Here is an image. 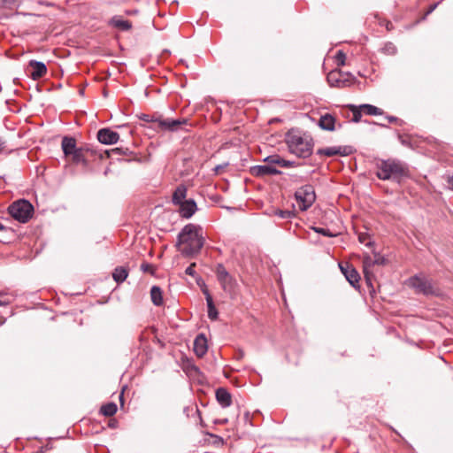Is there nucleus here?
Here are the masks:
<instances>
[{"instance_id": "1", "label": "nucleus", "mask_w": 453, "mask_h": 453, "mask_svg": "<svg viewBox=\"0 0 453 453\" xmlns=\"http://www.w3.org/2000/svg\"><path fill=\"white\" fill-rule=\"evenodd\" d=\"M139 119L143 122L142 126L144 128L153 130L155 132L163 133H180L189 132L192 124L187 118L171 119L165 118L157 112L153 114L142 113Z\"/></svg>"}, {"instance_id": "2", "label": "nucleus", "mask_w": 453, "mask_h": 453, "mask_svg": "<svg viewBox=\"0 0 453 453\" xmlns=\"http://www.w3.org/2000/svg\"><path fill=\"white\" fill-rule=\"evenodd\" d=\"M204 236L200 226L186 225L178 235V248L184 256H193L200 252L204 244Z\"/></svg>"}, {"instance_id": "3", "label": "nucleus", "mask_w": 453, "mask_h": 453, "mask_svg": "<svg viewBox=\"0 0 453 453\" xmlns=\"http://www.w3.org/2000/svg\"><path fill=\"white\" fill-rule=\"evenodd\" d=\"M407 285L412 288L416 294L425 296H439L441 294L436 284L422 274L411 277L407 280Z\"/></svg>"}, {"instance_id": "4", "label": "nucleus", "mask_w": 453, "mask_h": 453, "mask_svg": "<svg viewBox=\"0 0 453 453\" xmlns=\"http://www.w3.org/2000/svg\"><path fill=\"white\" fill-rule=\"evenodd\" d=\"M406 173V168L400 161L394 159L382 160L378 165L377 176L380 180L401 177Z\"/></svg>"}, {"instance_id": "5", "label": "nucleus", "mask_w": 453, "mask_h": 453, "mask_svg": "<svg viewBox=\"0 0 453 453\" xmlns=\"http://www.w3.org/2000/svg\"><path fill=\"white\" fill-rule=\"evenodd\" d=\"M33 211V205L27 200L14 202L8 208L10 215L22 223L28 221L32 217Z\"/></svg>"}, {"instance_id": "6", "label": "nucleus", "mask_w": 453, "mask_h": 453, "mask_svg": "<svg viewBox=\"0 0 453 453\" xmlns=\"http://www.w3.org/2000/svg\"><path fill=\"white\" fill-rule=\"evenodd\" d=\"M264 161L266 162L267 165L254 167L253 171L256 175L264 176L278 174L280 172L276 169L274 165L281 166H287L288 165V161L280 158L278 155L268 156L264 158Z\"/></svg>"}, {"instance_id": "7", "label": "nucleus", "mask_w": 453, "mask_h": 453, "mask_svg": "<svg viewBox=\"0 0 453 453\" xmlns=\"http://www.w3.org/2000/svg\"><path fill=\"white\" fill-rule=\"evenodd\" d=\"M296 198L300 210L306 211L316 199L314 188L311 186H303L296 192Z\"/></svg>"}, {"instance_id": "8", "label": "nucleus", "mask_w": 453, "mask_h": 453, "mask_svg": "<svg viewBox=\"0 0 453 453\" xmlns=\"http://www.w3.org/2000/svg\"><path fill=\"white\" fill-rule=\"evenodd\" d=\"M216 274L223 290L232 294L236 287L235 280L228 273L222 265H219L217 266Z\"/></svg>"}, {"instance_id": "9", "label": "nucleus", "mask_w": 453, "mask_h": 453, "mask_svg": "<svg viewBox=\"0 0 453 453\" xmlns=\"http://www.w3.org/2000/svg\"><path fill=\"white\" fill-rule=\"evenodd\" d=\"M354 151V149L350 145H344V146H333V147H327L324 149L318 150V154L326 157H333V156H348L351 154Z\"/></svg>"}, {"instance_id": "10", "label": "nucleus", "mask_w": 453, "mask_h": 453, "mask_svg": "<svg viewBox=\"0 0 453 453\" xmlns=\"http://www.w3.org/2000/svg\"><path fill=\"white\" fill-rule=\"evenodd\" d=\"M288 150L297 157L306 158L311 155L312 143H288Z\"/></svg>"}, {"instance_id": "11", "label": "nucleus", "mask_w": 453, "mask_h": 453, "mask_svg": "<svg viewBox=\"0 0 453 453\" xmlns=\"http://www.w3.org/2000/svg\"><path fill=\"white\" fill-rule=\"evenodd\" d=\"M339 266L342 273L344 274L346 280L349 282V284L354 288L358 286L360 276L357 271L348 263H346L345 265L340 264Z\"/></svg>"}, {"instance_id": "12", "label": "nucleus", "mask_w": 453, "mask_h": 453, "mask_svg": "<svg viewBox=\"0 0 453 453\" xmlns=\"http://www.w3.org/2000/svg\"><path fill=\"white\" fill-rule=\"evenodd\" d=\"M327 81L332 87L343 88L349 86L350 81L343 77L340 71H332L327 74Z\"/></svg>"}, {"instance_id": "13", "label": "nucleus", "mask_w": 453, "mask_h": 453, "mask_svg": "<svg viewBox=\"0 0 453 453\" xmlns=\"http://www.w3.org/2000/svg\"><path fill=\"white\" fill-rule=\"evenodd\" d=\"M62 150L66 156H73V159L76 162L83 160V150L78 148L76 143H61Z\"/></svg>"}, {"instance_id": "14", "label": "nucleus", "mask_w": 453, "mask_h": 453, "mask_svg": "<svg viewBox=\"0 0 453 453\" xmlns=\"http://www.w3.org/2000/svg\"><path fill=\"white\" fill-rule=\"evenodd\" d=\"M29 75L35 81L43 77L47 73V67L45 64L40 61L31 60L29 62Z\"/></svg>"}, {"instance_id": "15", "label": "nucleus", "mask_w": 453, "mask_h": 453, "mask_svg": "<svg viewBox=\"0 0 453 453\" xmlns=\"http://www.w3.org/2000/svg\"><path fill=\"white\" fill-rule=\"evenodd\" d=\"M181 217L189 219L197 210L196 203L193 199H188L178 205Z\"/></svg>"}, {"instance_id": "16", "label": "nucleus", "mask_w": 453, "mask_h": 453, "mask_svg": "<svg viewBox=\"0 0 453 453\" xmlns=\"http://www.w3.org/2000/svg\"><path fill=\"white\" fill-rule=\"evenodd\" d=\"M207 339L204 334H198L194 341V351L197 357H202L207 352Z\"/></svg>"}, {"instance_id": "17", "label": "nucleus", "mask_w": 453, "mask_h": 453, "mask_svg": "<svg viewBox=\"0 0 453 453\" xmlns=\"http://www.w3.org/2000/svg\"><path fill=\"white\" fill-rule=\"evenodd\" d=\"M96 138L98 142H118L119 134L110 128H102L97 132Z\"/></svg>"}, {"instance_id": "18", "label": "nucleus", "mask_w": 453, "mask_h": 453, "mask_svg": "<svg viewBox=\"0 0 453 453\" xmlns=\"http://www.w3.org/2000/svg\"><path fill=\"white\" fill-rule=\"evenodd\" d=\"M216 398L219 403L224 408L230 406L232 403L230 393L223 388L217 389Z\"/></svg>"}, {"instance_id": "19", "label": "nucleus", "mask_w": 453, "mask_h": 453, "mask_svg": "<svg viewBox=\"0 0 453 453\" xmlns=\"http://www.w3.org/2000/svg\"><path fill=\"white\" fill-rule=\"evenodd\" d=\"M373 265H374L373 258L369 255H365L363 258V269H364L365 277L368 282L371 281V280L373 276L372 273V267Z\"/></svg>"}, {"instance_id": "20", "label": "nucleus", "mask_w": 453, "mask_h": 453, "mask_svg": "<svg viewBox=\"0 0 453 453\" xmlns=\"http://www.w3.org/2000/svg\"><path fill=\"white\" fill-rule=\"evenodd\" d=\"M186 196H187V188H186V187L183 186V185H180L179 187H177V188L173 192V203L175 205L180 204L181 203L187 201Z\"/></svg>"}, {"instance_id": "21", "label": "nucleus", "mask_w": 453, "mask_h": 453, "mask_svg": "<svg viewBox=\"0 0 453 453\" xmlns=\"http://www.w3.org/2000/svg\"><path fill=\"white\" fill-rule=\"evenodd\" d=\"M335 119L330 114L320 117L319 126L325 130L332 131L334 128Z\"/></svg>"}, {"instance_id": "22", "label": "nucleus", "mask_w": 453, "mask_h": 453, "mask_svg": "<svg viewBox=\"0 0 453 453\" xmlns=\"http://www.w3.org/2000/svg\"><path fill=\"white\" fill-rule=\"evenodd\" d=\"M150 297L152 303L159 306L163 303V296H162V290L157 286H153L150 289Z\"/></svg>"}, {"instance_id": "23", "label": "nucleus", "mask_w": 453, "mask_h": 453, "mask_svg": "<svg viewBox=\"0 0 453 453\" xmlns=\"http://www.w3.org/2000/svg\"><path fill=\"white\" fill-rule=\"evenodd\" d=\"M111 24L113 27H115L117 28H119L120 30H123V31H127L132 27L131 23L128 20L122 19H119V18H117V17H114V18L111 19Z\"/></svg>"}, {"instance_id": "24", "label": "nucleus", "mask_w": 453, "mask_h": 453, "mask_svg": "<svg viewBox=\"0 0 453 453\" xmlns=\"http://www.w3.org/2000/svg\"><path fill=\"white\" fill-rule=\"evenodd\" d=\"M359 108L366 115L375 116L382 114L381 109L372 104H361Z\"/></svg>"}, {"instance_id": "25", "label": "nucleus", "mask_w": 453, "mask_h": 453, "mask_svg": "<svg viewBox=\"0 0 453 453\" xmlns=\"http://www.w3.org/2000/svg\"><path fill=\"white\" fill-rule=\"evenodd\" d=\"M128 273L124 267H117L113 273L112 277L114 280L118 283L123 282L127 278Z\"/></svg>"}, {"instance_id": "26", "label": "nucleus", "mask_w": 453, "mask_h": 453, "mask_svg": "<svg viewBox=\"0 0 453 453\" xmlns=\"http://www.w3.org/2000/svg\"><path fill=\"white\" fill-rule=\"evenodd\" d=\"M101 413L106 417H111L117 412V405L114 403H109L101 407Z\"/></svg>"}, {"instance_id": "27", "label": "nucleus", "mask_w": 453, "mask_h": 453, "mask_svg": "<svg viewBox=\"0 0 453 453\" xmlns=\"http://www.w3.org/2000/svg\"><path fill=\"white\" fill-rule=\"evenodd\" d=\"M207 307L209 319L216 320L218 319V311L213 303L212 298H208Z\"/></svg>"}, {"instance_id": "28", "label": "nucleus", "mask_w": 453, "mask_h": 453, "mask_svg": "<svg viewBox=\"0 0 453 453\" xmlns=\"http://www.w3.org/2000/svg\"><path fill=\"white\" fill-rule=\"evenodd\" d=\"M351 107V111H352V113H353V117H352V120L354 122H359L361 120V118H362V113H364L362 111V110H360L359 106H350Z\"/></svg>"}, {"instance_id": "29", "label": "nucleus", "mask_w": 453, "mask_h": 453, "mask_svg": "<svg viewBox=\"0 0 453 453\" xmlns=\"http://www.w3.org/2000/svg\"><path fill=\"white\" fill-rule=\"evenodd\" d=\"M274 214L281 219H291L295 216V213L291 211L276 210Z\"/></svg>"}, {"instance_id": "30", "label": "nucleus", "mask_w": 453, "mask_h": 453, "mask_svg": "<svg viewBox=\"0 0 453 453\" xmlns=\"http://www.w3.org/2000/svg\"><path fill=\"white\" fill-rule=\"evenodd\" d=\"M358 240L361 243L365 244L367 247H372V242L370 240V237L366 234H359Z\"/></svg>"}, {"instance_id": "31", "label": "nucleus", "mask_w": 453, "mask_h": 453, "mask_svg": "<svg viewBox=\"0 0 453 453\" xmlns=\"http://www.w3.org/2000/svg\"><path fill=\"white\" fill-rule=\"evenodd\" d=\"M0 3L6 8H13L18 6L19 4V0H0Z\"/></svg>"}, {"instance_id": "32", "label": "nucleus", "mask_w": 453, "mask_h": 453, "mask_svg": "<svg viewBox=\"0 0 453 453\" xmlns=\"http://www.w3.org/2000/svg\"><path fill=\"white\" fill-rule=\"evenodd\" d=\"M335 59L338 65H345V59L346 55L343 51L339 50L335 55Z\"/></svg>"}, {"instance_id": "33", "label": "nucleus", "mask_w": 453, "mask_h": 453, "mask_svg": "<svg viewBox=\"0 0 453 453\" xmlns=\"http://www.w3.org/2000/svg\"><path fill=\"white\" fill-rule=\"evenodd\" d=\"M372 258H373L374 265H382L386 262V259L378 253H375Z\"/></svg>"}, {"instance_id": "34", "label": "nucleus", "mask_w": 453, "mask_h": 453, "mask_svg": "<svg viewBox=\"0 0 453 453\" xmlns=\"http://www.w3.org/2000/svg\"><path fill=\"white\" fill-rule=\"evenodd\" d=\"M312 229L316 232V233H319V234H321L325 236H329V237H332V236H334V234H331L329 232L328 229H326V228H321V227H312Z\"/></svg>"}, {"instance_id": "35", "label": "nucleus", "mask_w": 453, "mask_h": 453, "mask_svg": "<svg viewBox=\"0 0 453 453\" xmlns=\"http://www.w3.org/2000/svg\"><path fill=\"white\" fill-rule=\"evenodd\" d=\"M10 302L8 296L4 292H0V306L8 305Z\"/></svg>"}, {"instance_id": "36", "label": "nucleus", "mask_w": 453, "mask_h": 453, "mask_svg": "<svg viewBox=\"0 0 453 453\" xmlns=\"http://www.w3.org/2000/svg\"><path fill=\"white\" fill-rule=\"evenodd\" d=\"M384 50L388 54H395L396 52V48L392 42H388L385 45Z\"/></svg>"}, {"instance_id": "37", "label": "nucleus", "mask_w": 453, "mask_h": 453, "mask_svg": "<svg viewBox=\"0 0 453 453\" xmlns=\"http://www.w3.org/2000/svg\"><path fill=\"white\" fill-rule=\"evenodd\" d=\"M195 266H196V264L193 263L191 264L185 271V273L188 274V275H190V276H194L196 272H195Z\"/></svg>"}, {"instance_id": "38", "label": "nucleus", "mask_w": 453, "mask_h": 453, "mask_svg": "<svg viewBox=\"0 0 453 453\" xmlns=\"http://www.w3.org/2000/svg\"><path fill=\"white\" fill-rule=\"evenodd\" d=\"M448 188L453 190V174L447 177Z\"/></svg>"}, {"instance_id": "39", "label": "nucleus", "mask_w": 453, "mask_h": 453, "mask_svg": "<svg viewBox=\"0 0 453 453\" xmlns=\"http://www.w3.org/2000/svg\"><path fill=\"white\" fill-rule=\"evenodd\" d=\"M141 269L143 271V272H150V269H151V265L148 263H143L141 265Z\"/></svg>"}, {"instance_id": "40", "label": "nucleus", "mask_w": 453, "mask_h": 453, "mask_svg": "<svg viewBox=\"0 0 453 453\" xmlns=\"http://www.w3.org/2000/svg\"><path fill=\"white\" fill-rule=\"evenodd\" d=\"M203 293L205 296L206 303H208V298H212L208 288L204 286L203 288Z\"/></svg>"}, {"instance_id": "41", "label": "nucleus", "mask_w": 453, "mask_h": 453, "mask_svg": "<svg viewBox=\"0 0 453 453\" xmlns=\"http://www.w3.org/2000/svg\"><path fill=\"white\" fill-rule=\"evenodd\" d=\"M61 142H76V139L71 136L65 135L62 137Z\"/></svg>"}, {"instance_id": "42", "label": "nucleus", "mask_w": 453, "mask_h": 453, "mask_svg": "<svg viewBox=\"0 0 453 453\" xmlns=\"http://www.w3.org/2000/svg\"><path fill=\"white\" fill-rule=\"evenodd\" d=\"M119 151H120V149H119V148H116V149L112 150L111 152H107V153H108V156H109L110 157H113V155H115V154H119Z\"/></svg>"}, {"instance_id": "43", "label": "nucleus", "mask_w": 453, "mask_h": 453, "mask_svg": "<svg viewBox=\"0 0 453 453\" xmlns=\"http://www.w3.org/2000/svg\"><path fill=\"white\" fill-rule=\"evenodd\" d=\"M436 7H437V4L430 5V7H429L428 11L426 12V15H428V14L432 13L435 10Z\"/></svg>"}, {"instance_id": "44", "label": "nucleus", "mask_w": 453, "mask_h": 453, "mask_svg": "<svg viewBox=\"0 0 453 453\" xmlns=\"http://www.w3.org/2000/svg\"><path fill=\"white\" fill-rule=\"evenodd\" d=\"M395 117H390L389 118V121L392 122V121H395Z\"/></svg>"}, {"instance_id": "45", "label": "nucleus", "mask_w": 453, "mask_h": 453, "mask_svg": "<svg viewBox=\"0 0 453 453\" xmlns=\"http://www.w3.org/2000/svg\"><path fill=\"white\" fill-rule=\"evenodd\" d=\"M2 144H3V143H0V153H2V152H3V150H4V148H3Z\"/></svg>"}, {"instance_id": "46", "label": "nucleus", "mask_w": 453, "mask_h": 453, "mask_svg": "<svg viewBox=\"0 0 453 453\" xmlns=\"http://www.w3.org/2000/svg\"><path fill=\"white\" fill-rule=\"evenodd\" d=\"M4 228V226H3L2 223H0V230H3Z\"/></svg>"}, {"instance_id": "47", "label": "nucleus", "mask_w": 453, "mask_h": 453, "mask_svg": "<svg viewBox=\"0 0 453 453\" xmlns=\"http://www.w3.org/2000/svg\"><path fill=\"white\" fill-rule=\"evenodd\" d=\"M296 142H303L302 138H298Z\"/></svg>"}]
</instances>
